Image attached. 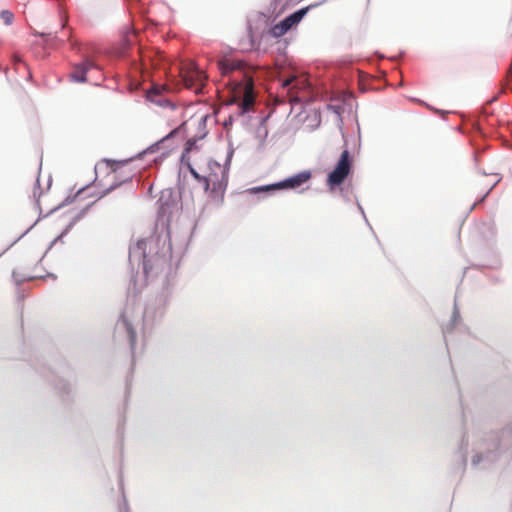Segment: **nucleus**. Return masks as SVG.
Wrapping results in <instances>:
<instances>
[{"label": "nucleus", "mask_w": 512, "mask_h": 512, "mask_svg": "<svg viewBox=\"0 0 512 512\" xmlns=\"http://www.w3.org/2000/svg\"><path fill=\"white\" fill-rule=\"evenodd\" d=\"M217 67L222 76H230L235 72L242 74L241 80L235 79L229 84L235 95H243L241 107L243 112H247L254 104V84L252 77L245 71L246 64L241 60L224 57L217 61Z\"/></svg>", "instance_id": "1"}, {"label": "nucleus", "mask_w": 512, "mask_h": 512, "mask_svg": "<svg viewBox=\"0 0 512 512\" xmlns=\"http://www.w3.org/2000/svg\"><path fill=\"white\" fill-rule=\"evenodd\" d=\"M208 173L203 176V186L205 192H209V197L216 204L223 203L224 194L228 183V172L225 167L217 162H208Z\"/></svg>", "instance_id": "2"}, {"label": "nucleus", "mask_w": 512, "mask_h": 512, "mask_svg": "<svg viewBox=\"0 0 512 512\" xmlns=\"http://www.w3.org/2000/svg\"><path fill=\"white\" fill-rule=\"evenodd\" d=\"M163 90H165V87L155 85L147 92V98L149 101L163 107V117L166 118L169 125L179 124L178 127H180L181 130L185 124L183 120L185 109L173 103L171 100L164 98L161 94Z\"/></svg>", "instance_id": "3"}, {"label": "nucleus", "mask_w": 512, "mask_h": 512, "mask_svg": "<svg viewBox=\"0 0 512 512\" xmlns=\"http://www.w3.org/2000/svg\"><path fill=\"white\" fill-rule=\"evenodd\" d=\"M155 246V238L149 237L138 240L136 244L130 248V257L142 261L143 269L146 274H149L154 268L158 267L162 261L157 252L151 254Z\"/></svg>", "instance_id": "4"}, {"label": "nucleus", "mask_w": 512, "mask_h": 512, "mask_svg": "<svg viewBox=\"0 0 512 512\" xmlns=\"http://www.w3.org/2000/svg\"><path fill=\"white\" fill-rule=\"evenodd\" d=\"M352 169V158L348 150H344L335 166L327 178L328 185L333 188L342 184Z\"/></svg>", "instance_id": "5"}, {"label": "nucleus", "mask_w": 512, "mask_h": 512, "mask_svg": "<svg viewBox=\"0 0 512 512\" xmlns=\"http://www.w3.org/2000/svg\"><path fill=\"white\" fill-rule=\"evenodd\" d=\"M311 176L312 174L309 170L301 171L300 173L293 175L283 181L272 185L253 188L252 191L259 192L280 189H295L308 182L311 179Z\"/></svg>", "instance_id": "6"}, {"label": "nucleus", "mask_w": 512, "mask_h": 512, "mask_svg": "<svg viewBox=\"0 0 512 512\" xmlns=\"http://www.w3.org/2000/svg\"><path fill=\"white\" fill-rule=\"evenodd\" d=\"M207 76L194 64L191 65L184 74L183 80L188 88L194 89L195 92H200L205 85Z\"/></svg>", "instance_id": "7"}, {"label": "nucleus", "mask_w": 512, "mask_h": 512, "mask_svg": "<svg viewBox=\"0 0 512 512\" xmlns=\"http://www.w3.org/2000/svg\"><path fill=\"white\" fill-rule=\"evenodd\" d=\"M282 88H287L290 102L299 101L297 93L299 90L304 89L307 85V80L303 77L292 75L282 81Z\"/></svg>", "instance_id": "8"}, {"label": "nucleus", "mask_w": 512, "mask_h": 512, "mask_svg": "<svg viewBox=\"0 0 512 512\" xmlns=\"http://www.w3.org/2000/svg\"><path fill=\"white\" fill-rule=\"evenodd\" d=\"M93 67V63L86 60L84 63L78 64L70 74V78L75 82H85L87 71Z\"/></svg>", "instance_id": "9"}, {"label": "nucleus", "mask_w": 512, "mask_h": 512, "mask_svg": "<svg viewBox=\"0 0 512 512\" xmlns=\"http://www.w3.org/2000/svg\"><path fill=\"white\" fill-rule=\"evenodd\" d=\"M291 25L290 23L287 21V19L285 18L284 20H282L281 22L275 24L271 29H270V34L275 37V38H279L283 35H285L290 29H291Z\"/></svg>", "instance_id": "10"}, {"label": "nucleus", "mask_w": 512, "mask_h": 512, "mask_svg": "<svg viewBox=\"0 0 512 512\" xmlns=\"http://www.w3.org/2000/svg\"><path fill=\"white\" fill-rule=\"evenodd\" d=\"M180 131V127L174 128L169 134H167L165 137H163L161 140L157 141L156 143L150 145L144 153H155L158 152L161 148V146L171 137L175 136Z\"/></svg>", "instance_id": "11"}, {"label": "nucleus", "mask_w": 512, "mask_h": 512, "mask_svg": "<svg viewBox=\"0 0 512 512\" xmlns=\"http://www.w3.org/2000/svg\"><path fill=\"white\" fill-rule=\"evenodd\" d=\"M307 10H308V8H303V9H300V10L294 12L293 14L289 15L288 17H286V19L290 23L291 27L295 26L302 20V18L307 13Z\"/></svg>", "instance_id": "12"}, {"label": "nucleus", "mask_w": 512, "mask_h": 512, "mask_svg": "<svg viewBox=\"0 0 512 512\" xmlns=\"http://www.w3.org/2000/svg\"><path fill=\"white\" fill-rule=\"evenodd\" d=\"M0 17L6 25L12 24L14 19L13 13L9 10H3L0 14Z\"/></svg>", "instance_id": "13"}, {"label": "nucleus", "mask_w": 512, "mask_h": 512, "mask_svg": "<svg viewBox=\"0 0 512 512\" xmlns=\"http://www.w3.org/2000/svg\"><path fill=\"white\" fill-rule=\"evenodd\" d=\"M189 171L191 175L198 180L199 182L203 183V176L202 174L198 173L195 168H193L191 165H189Z\"/></svg>", "instance_id": "14"}, {"label": "nucleus", "mask_w": 512, "mask_h": 512, "mask_svg": "<svg viewBox=\"0 0 512 512\" xmlns=\"http://www.w3.org/2000/svg\"><path fill=\"white\" fill-rule=\"evenodd\" d=\"M195 144H196V140L194 138L189 139L186 142L184 153L191 152L193 150V148L195 147Z\"/></svg>", "instance_id": "15"}, {"label": "nucleus", "mask_w": 512, "mask_h": 512, "mask_svg": "<svg viewBox=\"0 0 512 512\" xmlns=\"http://www.w3.org/2000/svg\"><path fill=\"white\" fill-rule=\"evenodd\" d=\"M81 217V213H78L76 214L75 216L72 217L71 221L69 222V224L67 225V228L65 229L64 232H67L68 229H70Z\"/></svg>", "instance_id": "16"}, {"label": "nucleus", "mask_w": 512, "mask_h": 512, "mask_svg": "<svg viewBox=\"0 0 512 512\" xmlns=\"http://www.w3.org/2000/svg\"><path fill=\"white\" fill-rule=\"evenodd\" d=\"M330 110H332L334 113L340 115L341 111H342V107L339 106V105H329L328 107Z\"/></svg>", "instance_id": "17"}, {"label": "nucleus", "mask_w": 512, "mask_h": 512, "mask_svg": "<svg viewBox=\"0 0 512 512\" xmlns=\"http://www.w3.org/2000/svg\"><path fill=\"white\" fill-rule=\"evenodd\" d=\"M69 41L71 42V44H72L73 46L75 45V43H74V42H73V40H72L71 35L69 36Z\"/></svg>", "instance_id": "18"}, {"label": "nucleus", "mask_w": 512, "mask_h": 512, "mask_svg": "<svg viewBox=\"0 0 512 512\" xmlns=\"http://www.w3.org/2000/svg\"><path fill=\"white\" fill-rule=\"evenodd\" d=\"M62 235H63V233L61 235H59V237H56V240H59V238H62Z\"/></svg>", "instance_id": "19"}, {"label": "nucleus", "mask_w": 512, "mask_h": 512, "mask_svg": "<svg viewBox=\"0 0 512 512\" xmlns=\"http://www.w3.org/2000/svg\"><path fill=\"white\" fill-rule=\"evenodd\" d=\"M62 235H63V233L61 235H59V237H56V240H59V238H62Z\"/></svg>", "instance_id": "20"}]
</instances>
